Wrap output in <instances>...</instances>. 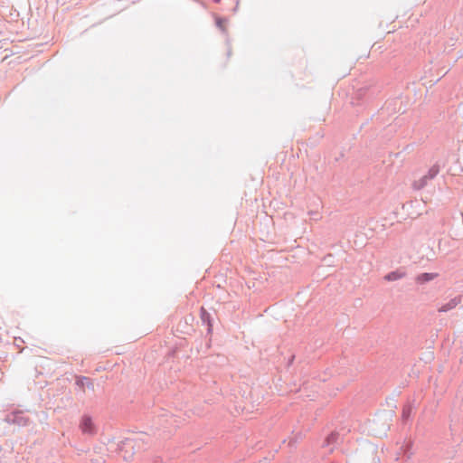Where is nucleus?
I'll return each mask as SVG.
<instances>
[{"mask_svg":"<svg viewBox=\"0 0 463 463\" xmlns=\"http://www.w3.org/2000/svg\"><path fill=\"white\" fill-rule=\"evenodd\" d=\"M80 428L83 433L87 434H92L95 430L92 420L88 416H84L81 419Z\"/></svg>","mask_w":463,"mask_h":463,"instance_id":"1","label":"nucleus"},{"mask_svg":"<svg viewBox=\"0 0 463 463\" xmlns=\"http://www.w3.org/2000/svg\"><path fill=\"white\" fill-rule=\"evenodd\" d=\"M459 303H460L459 298H452L448 303L442 305L439 308V312H447L449 310H451V309L455 308Z\"/></svg>","mask_w":463,"mask_h":463,"instance_id":"2","label":"nucleus"},{"mask_svg":"<svg viewBox=\"0 0 463 463\" xmlns=\"http://www.w3.org/2000/svg\"><path fill=\"white\" fill-rule=\"evenodd\" d=\"M436 174H437V170H434L433 173L430 176L429 175L422 176L420 179L414 182L413 187L415 189L423 188L427 184L428 180L432 178Z\"/></svg>","mask_w":463,"mask_h":463,"instance_id":"3","label":"nucleus"},{"mask_svg":"<svg viewBox=\"0 0 463 463\" xmlns=\"http://www.w3.org/2000/svg\"><path fill=\"white\" fill-rule=\"evenodd\" d=\"M404 276H405V272H403L402 270H395V271L386 274L384 276V279L386 281H394V280L402 279Z\"/></svg>","mask_w":463,"mask_h":463,"instance_id":"4","label":"nucleus"},{"mask_svg":"<svg viewBox=\"0 0 463 463\" xmlns=\"http://www.w3.org/2000/svg\"><path fill=\"white\" fill-rule=\"evenodd\" d=\"M77 384L80 385L81 388H84L86 385L89 389H93L94 385L92 382L88 377H78L77 378Z\"/></svg>","mask_w":463,"mask_h":463,"instance_id":"5","label":"nucleus"},{"mask_svg":"<svg viewBox=\"0 0 463 463\" xmlns=\"http://www.w3.org/2000/svg\"><path fill=\"white\" fill-rule=\"evenodd\" d=\"M437 277V274L435 273H422L418 276L417 280L419 282H426L431 279H434Z\"/></svg>","mask_w":463,"mask_h":463,"instance_id":"6","label":"nucleus"},{"mask_svg":"<svg viewBox=\"0 0 463 463\" xmlns=\"http://www.w3.org/2000/svg\"><path fill=\"white\" fill-rule=\"evenodd\" d=\"M218 25H219V26H222V23H221V21H218Z\"/></svg>","mask_w":463,"mask_h":463,"instance_id":"7","label":"nucleus"}]
</instances>
